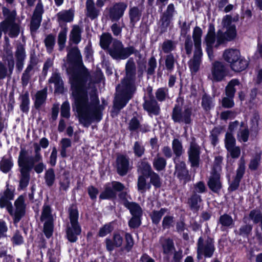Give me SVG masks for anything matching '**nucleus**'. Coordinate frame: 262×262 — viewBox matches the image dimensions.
<instances>
[{"label": "nucleus", "mask_w": 262, "mask_h": 262, "mask_svg": "<svg viewBox=\"0 0 262 262\" xmlns=\"http://www.w3.org/2000/svg\"><path fill=\"white\" fill-rule=\"evenodd\" d=\"M67 63L69 64V68H67L68 72L70 68L79 67L78 70L72 73L70 81L79 121L84 127H88L93 122H98L101 120L104 107L99 104L95 89H92L90 92L89 98L86 83L90 79V75L88 70L81 65L80 51L77 47L68 50Z\"/></svg>", "instance_id": "f257e3e1"}, {"label": "nucleus", "mask_w": 262, "mask_h": 262, "mask_svg": "<svg viewBox=\"0 0 262 262\" xmlns=\"http://www.w3.org/2000/svg\"><path fill=\"white\" fill-rule=\"evenodd\" d=\"M136 65L132 58L129 59L125 67V75L116 87L117 94L114 103L113 112L116 114L125 106L137 91Z\"/></svg>", "instance_id": "f03ea898"}, {"label": "nucleus", "mask_w": 262, "mask_h": 262, "mask_svg": "<svg viewBox=\"0 0 262 262\" xmlns=\"http://www.w3.org/2000/svg\"><path fill=\"white\" fill-rule=\"evenodd\" d=\"M33 147L35 154L34 156H29L27 150L21 149L19 152L18 160L20 162H24L26 167H30V170L33 168L37 173H41L46 168L45 164L42 162L41 148L37 143L33 144Z\"/></svg>", "instance_id": "7ed1b4c3"}, {"label": "nucleus", "mask_w": 262, "mask_h": 262, "mask_svg": "<svg viewBox=\"0 0 262 262\" xmlns=\"http://www.w3.org/2000/svg\"><path fill=\"white\" fill-rule=\"evenodd\" d=\"M3 13L5 19L0 23V38L2 35V32L5 34H8L10 37H17L20 32V27L15 22V11H10L8 9L3 8Z\"/></svg>", "instance_id": "20e7f679"}, {"label": "nucleus", "mask_w": 262, "mask_h": 262, "mask_svg": "<svg viewBox=\"0 0 262 262\" xmlns=\"http://www.w3.org/2000/svg\"><path fill=\"white\" fill-rule=\"evenodd\" d=\"M202 31L199 27H195L193 31L192 38L194 40V51L193 57L188 61V66L192 72L196 73L199 70L203 52L201 47Z\"/></svg>", "instance_id": "39448f33"}, {"label": "nucleus", "mask_w": 262, "mask_h": 262, "mask_svg": "<svg viewBox=\"0 0 262 262\" xmlns=\"http://www.w3.org/2000/svg\"><path fill=\"white\" fill-rule=\"evenodd\" d=\"M232 17L230 15H226L223 17L221 24L223 28L226 29L225 32L221 30L216 33V43L215 47L217 48L220 45L227 41H230L235 38L236 36V30L235 25L232 24Z\"/></svg>", "instance_id": "423d86ee"}, {"label": "nucleus", "mask_w": 262, "mask_h": 262, "mask_svg": "<svg viewBox=\"0 0 262 262\" xmlns=\"http://www.w3.org/2000/svg\"><path fill=\"white\" fill-rule=\"evenodd\" d=\"M133 46L124 47L122 42L117 39L113 40L107 53L111 57L116 60H124L136 52Z\"/></svg>", "instance_id": "0eeeda50"}, {"label": "nucleus", "mask_w": 262, "mask_h": 262, "mask_svg": "<svg viewBox=\"0 0 262 262\" xmlns=\"http://www.w3.org/2000/svg\"><path fill=\"white\" fill-rule=\"evenodd\" d=\"M70 225L67 229V236L71 242H75L77 239V236L81 233V228L78 222V212L74 207L72 206L69 209Z\"/></svg>", "instance_id": "6e6552de"}, {"label": "nucleus", "mask_w": 262, "mask_h": 262, "mask_svg": "<svg viewBox=\"0 0 262 262\" xmlns=\"http://www.w3.org/2000/svg\"><path fill=\"white\" fill-rule=\"evenodd\" d=\"M214 242L209 237H200L197 242V258L199 260L205 258H211L215 251Z\"/></svg>", "instance_id": "1a4fd4ad"}, {"label": "nucleus", "mask_w": 262, "mask_h": 262, "mask_svg": "<svg viewBox=\"0 0 262 262\" xmlns=\"http://www.w3.org/2000/svg\"><path fill=\"white\" fill-rule=\"evenodd\" d=\"M192 108L185 106L184 110L179 105H176L172 110L171 118L174 122L189 124L191 122Z\"/></svg>", "instance_id": "9d476101"}, {"label": "nucleus", "mask_w": 262, "mask_h": 262, "mask_svg": "<svg viewBox=\"0 0 262 262\" xmlns=\"http://www.w3.org/2000/svg\"><path fill=\"white\" fill-rule=\"evenodd\" d=\"M173 161L174 163V175L181 183L185 184L191 179V176L186 167V163L183 161L176 160V159H174Z\"/></svg>", "instance_id": "9b49d317"}, {"label": "nucleus", "mask_w": 262, "mask_h": 262, "mask_svg": "<svg viewBox=\"0 0 262 262\" xmlns=\"http://www.w3.org/2000/svg\"><path fill=\"white\" fill-rule=\"evenodd\" d=\"M174 7L172 4H169L166 10L162 14L158 22V29L159 33L162 34L167 31L172 19Z\"/></svg>", "instance_id": "f8f14e48"}, {"label": "nucleus", "mask_w": 262, "mask_h": 262, "mask_svg": "<svg viewBox=\"0 0 262 262\" xmlns=\"http://www.w3.org/2000/svg\"><path fill=\"white\" fill-rule=\"evenodd\" d=\"M187 152L191 167H199L200 160V147L192 141L190 143Z\"/></svg>", "instance_id": "ddd939ff"}, {"label": "nucleus", "mask_w": 262, "mask_h": 262, "mask_svg": "<svg viewBox=\"0 0 262 262\" xmlns=\"http://www.w3.org/2000/svg\"><path fill=\"white\" fill-rule=\"evenodd\" d=\"M37 61L35 57L30 58L29 63L24 71L21 78V84L23 86H26L29 83L31 76L33 75L36 69Z\"/></svg>", "instance_id": "4468645a"}, {"label": "nucleus", "mask_w": 262, "mask_h": 262, "mask_svg": "<svg viewBox=\"0 0 262 262\" xmlns=\"http://www.w3.org/2000/svg\"><path fill=\"white\" fill-rule=\"evenodd\" d=\"M13 191L8 187L0 196V207L2 208L6 207L7 211L11 215H13V210L12 205L10 201L13 200Z\"/></svg>", "instance_id": "2eb2a0df"}, {"label": "nucleus", "mask_w": 262, "mask_h": 262, "mask_svg": "<svg viewBox=\"0 0 262 262\" xmlns=\"http://www.w3.org/2000/svg\"><path fill=\"white\" fill-rule=\"evenodd\" d=\"M127 6L123 2L115 3L109 10V17L112 21H118L124 14Z\"/></svg>", "instance_id": "dca6fc26"}, {"label": "nucleus", "mask_w": 262, "mask_h": 262, "mask_svg": "<svg viewBox=\"0 0 262 262\" xmlns=\"http://www.w3.org/2000/svg\"><path fill=\"white\" fill-rule=\"evenodd\" d=\"M14 55L16 58V70L18 72H20L24 68L25 60L26 58L24 45L20 42L16 44Z\"/></svg>", "instance_id": "f3484780"}, {"label": "nucleus", "mask_w": 262, "mask_h": 262, "mask_svg": "<svg viewBox=\"0 0 262 262\" xmlns=\"http://www.w3.org/2000/svg\"><path fill=\"white\" fill-rule=\"evenodd\" d=\"M245 161L243 158H241L239 161L238 167L236 170V176L229 187L228 189L230 191H233L238 188L239 182L245 172Z\"/></svg>", "instance_id": "a211bd4d"}, {"label": "nucleus", "mask_w": 262, "mask_h": 262, "mask_svg": "<svg viewBox=\"0 0 262 262\" xmlns=\"http://www.w3.org/2000/svg\"><path fill=\"white\" fill-rule=\"evenodd\" d=\"M226 67L222 62L215 61L212 63L211 75L213 81H221L226 76Z\"/></svg>", "instance_id": "6ab92c4d"}, {"label": "nucleus", "mask_w": 262, "mask_h": 262, "mask_svg": "<svg viewBox=\"0 0 262 262\" xmlns=\"http://www.w3.org/2000/svg\"><path fill=\"white\" fill-rule=\"evenodd\" d=\"M43 12L42 5L41 3H38L36 6L31 20L30 30L32 32H35L39 28L41 21Z\"/></svg>", "instance_id": "aec40b11"}, {"label": "nucleus", "mask_w": 262, "mask_h": 262, "mask_svg": "<svg viewBox=\"0 0 262 262\" xmlns=\"http://www.w3.org/2000/svg\"><path fill=\"white\" fill-rule=\"evenodd\" d=\"M116 168L120 176L126 175L129 169V158L122 155L118 156L116 159Z\"/></svg>", "instance_id": "412c9836"}, {"label": "nucleus", "mask_w": 262, "mask_h": 262, "mask_svg": "<svg viewBox=\"0 0 262 262\" xmlns=\"http://www.w3.org/2000/svg\"><path fill=\"white\" fill-rule=\"evenodd\" d=\"M25 199L23 195H20L15 201V210L13 211L14 222L18 223L25 214Z\"/></svg>", "instance_id": "4be33fe9"}, {"label": "nucleus", "mask_w": 262, "mask_h": 262, "mask_svg": "<svg viewBox=\"0 0 262 262\" xmlns=\"http://www.w3.org/2000/svg\"><path fill=\"white\" fill-rule=\"evenodd\" d=\"M143 106L144 109L150 115H154L157 116L160 114V106L154 96L150 97L145 99Z\"/></svg>", "instance_id": "5701e85b"}, {"label": "nucleus", "mask_w": 262, "mask_h": 262, "mask_svg": "<svg viewBox=\"0 0 262 262\" xmlns=\"http://www.w3.org/2000/svg\"><path fill=\"white\" fill-rule=\"evenodd\" d=\"M24 164V162H20L18 160V164L19 167L20 168V172L21 174L19 181V187L21 189H24L28 186L30 180L29 172L30 171V167L28 168L26 167Z\"/></svg>", "instance_id": "b1692460"}, {"label": "nucleus", "mask_w": 262, "mask_h": 262, "mask_svg": "<svg viewBox=\"0 0 262 262\" xmlns=\"http://www.w3.org/2000/svg\"><path fill=\"white\" fill-rule=\"evenodd\" d=\"M209 188L214 192H217L222 188L220 181V173L211 172V176L208 182Z\"/></svg>", "instance_id": "393cba45"}, {"label": "nucleus", "mask_w": 262, "mask_h": 262, "mask_svg": "<svg viewBox=\"0 0 262 262\" xmlns=\"http://www.w3.org/2000/svg\"><path fill=\"white\" fill-rule=\"evenodd\" d=\"M123 243V238L118 233L113 234V240L110 238L105 239L106 248L109 252H112L115 247H120Z\"/></svg>", "instance_id": "a878e982"}, {"label": "nucleus", "mask_w": 262, "mask_h": 262, "mask_svg": "<svg viewBox=\"0 0 262 262\" xmlns=\"http://www.w3.org/2000/svg\"><path fill=\"white\" fill-rule=\"evenodd\" d=\"M86 15L93 20L98 17L100 14V9L95 6L93 0H87L86 2Z\"/></svg>", "instance_id": "bb28decb"}, {"label": "nucleus", "mask_w": 262, "mask_h": 262, "mask_svg": "<svg viewBox=\"0 0 262 262\" xmlns=\"http://www.w3.org/2000/svg\"><path fill=\"white\" fill-rule=\"evenodd\" d=\"M238 124L237 121H235L229 125V129L230 132H227L226 134L225 139V145L226 149L235 146L236 140L232 132L237 127Z\"/></svg>", "instance_id": "cd10ccee"}, {"label": "nucleus", "mask_w": 262, "mask_h": 262, "mask_svg": "<svg viewBox=\"0 0 262 262\" xmlns=\"http://www.w3.org/2000/svg\"><path fill=\"white\" fill-rule=\"evenodd\" d=\"M215 40V34L214 31L209 30L205 37V42L206 45V50L208 57L210 60L213 58L212 46Z\"/></svg>", "instance_id": "c85d7f7f"}, {"label": "nucleus", "mask_w": 262, "mask_h": 262, "mask_svg": "<svg viewBox=\"0 0 262 262\" xmlns=\"http://www.w3.org/2000/svg\"><path fill=\"white\" fill-rule=\"evenodd\" d=\"M49 82L54 84L56 92L62 93L64 92L63 82L59 73H53L49 80Z\"/></svg>", "instance_id": "c756f323"}, {"label": "nucleus", "mask_w": 262, "mask_h": 262, "mask_svg": "<svg viewBox=\"0 0 262 262\" xmlns=\"http://www.w3.org/2000/svg\"><path fill=\"white\" fill-rule=\"evenodd\" d=\"M240 56V52L238 50L236 49H228L225 51L223 54L224 59L231 64L237 60Z\"/></svg>", "instance_id": "7c9ffc66"}, {"label": "nucleus", "mask_w": 262, "mask_h": 262, "mask_svg": "<svg viewBox=\"0 0 262 262\" xmlns=\"http://www.w3.org/2000/svg\"><path fill=\"white\" fill-rule=\"evenodd\" d=\"M143 9L144 8L142 6L140 8L133 7L129 9V16L130 22L133 26L140 20Z\"/></svg>", "instance_id": "2f4dec72"}, {"label": "nucleus", "mask_w": 262, "mask_h": 262, "mask_svg": "<svg viewBox=\"0 0 262 262\" xmlns=\"http://www.w3.org/2000/svg\"><path fill=\"white\" fill-rule=\"evenodd\" d=\"M137 168L138 171L142 174L141 176L145 177L148 176L154 171L150 164L146 161L145 159H143L138 162Z\"/></svg>", "instance_id": "473e14b6"}, {"label": "nucleus", "mask_w": 262, "mask_h": 262, "mask_svg": "<svg viewBox=\"0 0 262 262\" xmlns=\"http://www.w3.org/2000/svg\"><path fill=\"white\" fill-rule=\"evenodd\" d=\"M114 39L110 33H103L100 36V45L103 49L107 51Z\"/></svg>", "instance_id": "72a5a7b5"}, {"label": "nucleus", "mask_w": 262, "mask_h": 262, "mask_svg": "<svg viewBox=\"0 0 262 262\" xmlns=\"http://www.w3.org/2000/svg\"><path fill=\"white\" fill-rule=\"evenodd\" d=\"M13 166L12 157L4 156L0 161V169L4 173L9 172Z\"/></svg>", "instance_id": "f704fd0d"}, {"label": "nucleus", "mask_w": 262, "mask_h": 262, "mask_svg": "<svg viewBox=\"0 0 262 262\" xmlns=\"http://www.w3.org/2000/svg\"><path fill=\"white\" fill-rule=\"evenodd\" d=\"M248 61L244 58H241V56L237 60H236L230 67L232 70L235 72H241L245 69L248 66Z\"/></svg>", "instance_id": "c9c22d12"}, {"label": "nucleus", "mask_w": 262, "mask_h": 262, "mask_svg": "<svg viewBox=\"0 0 262 262\" xmlns=\"http://www.w3.org/2000/svg\"><path fill=\"white\" fill-rule=\"evenodd\" d=\"M116 192L113 189L112 186L108 183L105 185L104 190L100 194L101 199H113L116 197Z\"/></svg>", "instance_id": "e433bc0d"}, {"label": "nucleus", "mask_w": 262, "mask_h": 262, "mask_svg": "<svg viewBox=\"0 0 262 262\" xmlns=\"http://www.w3.org/2000/svg\"><path fill=\"white\" fill-rule=\"evenodd\" d=\"M47 89L45 88L43 90L37 92L35 95V107L38 109L45 103L47 98Z\"/></svg>", "instance_id": "4c0bfd02"}, {"label": "nucleus", "mask_w": 262, "mask_h": 262, "mask_svg": "<svg viewBox=\"0 0 262 262\" xmlns=\"http://www.w3.org/2000/svg\"><path fill=\"white\" fill-rule=\"evenodd\" d=\"M172 149L174 154L176 156L174 159L179 158L184 152V149L181 141L177 138H175L172 142Z\"/></svg>", "instance_id": "58836bf2"}, {"label": "nucleus", "mask_w": 262, "mask_h": 262, "mask_svg": "<svg viewBox=\"0 0 262 262\" xmlns=\"http://www.w3.org/2000/svg\"><path fill=\"white\" fill-rule=\"evenodd\" d=\"M239 84V81L237 79H233L230 81L225 88L226 96L234 97L236 92L235 86Z\"/></svg>", "instance_id": "ea45409f"}, {"label": "nucleus", "mask_w": 262, "mask_h": 262, "mask_svg": "<svg viewBox=\"0 0 262 262\" xmlns=\"http://www.w3.org/2000/svg\"><path fill=\"white\" fill-rule=\"evenodd\" d=\"M239 84V81L237 79H233L230 81L225 88L226 96L234 97L236 92L235 86Z\"/></svg>", "instance_id": "a19ab883"}, {"label": "nucleus", "mask_w": 262, "mask_h": 262, "mask_svg": "<svg viewBox=\"0 0 262 262\" xmlns=\"http://www.w3.org/2000/svg\"><path fill=\"white\" fill-rule=\"evenodd\" d=\"M81 32L82 29L79 26L77 25L74 26L70 35V40H72L75 44L78 43L81 40Z\"/></svg>", "instance_id": "79ce46f5"}, {"label": "nucleus", "mask_w": 262, "mask_h": 262, "mask_svg": "<svg viewBox=\"0 0 262 262\" xmlns=\"http://www.w3.org/2000/svg\"><path fill=\"white\" fill-rule=\"evenodd\" d=\"M249 134L248 127L245 126L243 123H242L237 134L238 140L241 142H246L248 140Z\"/></svg>", "instance_id": "37998d69"}, {"label": "nucleus", "mask_w": 262, "mask_h": 262, "mask_svg": "<svg viewBox=\"0 0 262 262\" xmlns=\"http://www.w3.org/2000/svg\"><path fill=\"white\" fill-rule=\"evenodd\" d=\"M201 105L205 112L208 113L214 107L213 98L206 94H204L202 98Z\"/></svg>", "instance_id": "c03bdc74"}, {"label": "nucleus", "mask_w": 262, "mask_h": 262, "mask_svg": "<svg viewBox=\"0 0 262 262\" xmlns=\"http://www.w3.org/2000/svg\"><path fill=\"white\" fill-rule=\"evenodd\" d=\"M201 201V196L195 192H193L188 200V203L192 210L198 211L200 208V204Z\"/></svg>", "instance_id": "a18cd8bd"}, {"label": "nucleus", "mask_w": 262, "mask_h": 262, "mask_svg": "<svg viewBox=\"0 0 262 262\" xmlns=\"http://www.w3.org/2000/svg\"><path fill=\"white\" fill-rule=\"evenodd\" d=\"M153 166L157 171L163 170L166 165V159L157 154L153 161Z\"/></svg>", "instance_id": "49530a36"}, {"label": "nucleus", "mask_w": 262, "mask_h": 262, "mask_svg": "<svg viewBox=\"0 0 262 262\" xmlns=\"http://www.w3.org/2000/svg\"><path fill=\"white\" fill-rule=\"evenodd\" d=\"M125 207L129 210L132 216L142 215V209L140 205L137 203L131 202Z\"/></svg>", "instance_id": "de8ad7c7"}, {"label": "nucleus", "mask_w": 262, "mask_h": 262, "mask_svg": "<svg viewBox=\"0 0 262 262\" xmlns=\"http://www.w3.org/2000/svg\"><path fill=\"white\" fill-rule=\"evenodd\" d=\"M40 221L44 222L54 221L53 216L51 214V207L49 205H45L43 206Z\"/></svg>", "instance_id": "09e8293b"}, {"label": "nucleus", "mask_w": 262, "mask_h": 262, "mask_svg": "<svg viewBox=\"0 0 262 262\" xmlns=\"http://www.w3.org/2000/svg\"><path fill=\"white\" fill-rule=\"evenodd\" d=\"M44 179L48 187L53 186L55 181V174L53 168H49L46 171Z\"/></svg>", "instance_id": "8fccbe9b"}, {"label": "nucleus", "mask_w": 262, "mask_h": 262, "mask_svg": "<svg viewBox=\"0 0 262 262\" xmlns=\"http://www.w3.org/2000/svg\"><path fill=\"white\" fill-rule=\"evenodd\" d=\"M167 209L161 208L159 211L154 210L149 214L152 222L155 224H158L162 217L166 213Z\"/></svg>", "instance_id": "3c124183"}, {"label": "nucleus", "mask_w": 262, "mask_h": 262, "mask_svg": "<svg viewBox=\"0 0 262 262\" xmlns=\"http://www.w3.org/2000/svg\"><path fill=\"white\" fill-rule=\"evenodd\" d=\"M57 16L58 21L70 22L73 20V14L70 10H66L59 12Z\"/></svg>", "instance_id": "603ef678"}, {"label": "nucleus", "mask_w": 262, "mask_h": 262, "mask_svg": "<svg viewBox=\"0 0 262 262\" xmlns=\"http://www.w3.org/2000/svg\"><path fill=\"white\" fill-rule=\"evenodd\" d=\"M184 37L185 38L184 42V49L186 54L189 56L192 51L194 45V40H192L191 37L189 35L184 36Z\"/></svg>", "instance_id": "864d4df0"}, {"label": "nucleus", "mask_w": 262, "mask_h": 262, "mask_svg": "<svg viewBox=\"0 0 262 262\" xmlns=\"http://www.w3.org/2000/svg\"><path fill=\"white\" fill-rule=\"evenodd\" d=\"M162 246L165 254H170L174 250L173 242L169 238L164 239L162 243Z\"/></svg>", "instance_id": "5fc2aeb1"}, {"label": "nucleus", "mask_w": 262, "mask_h": 262, "mask_svg": "<svg viewBox=\"0 0 262 262\" xmlns=\"http://www.w3.org/2000/svg\"><path fill=\"white\" fill-rule=\"evenodd\" d=\"M48 52L51 53L55 44V37L52 34L48 35L44 40Z\"/></svg>", "instance_id": "6e6d98bb"}, {"label": "nucleus", "mask_w": 262, "mask_h": 262, "mask_svg": "<svg viewBox=\"0 0 262 262\" xmlns=\"http://www.w3.org/2000/svg\"><path fill=\"white\" fill-rule=\"evenodd\" d=\"M145 177L144 176H140L138 179V189L141 193L145 192L146 189H149L150 187V185L147 184Z\"/></svg>", "instance_id": "4d7b16f0"}, {"label": "nucleus", "mask_w": 262, "mask_h": 262, "mask_svg": "<svg viewBox=\"0 0 262 262\" xmlns=\"http://www.w3.org/2000/svg\"><path fill=\"white\" fill-rule=\"evenodd\" d=\"M219 223L224 227H230L234 224L232 217L227 214L221 215L219 219Z\"/></svg>", "instance_id": "13d9d810"}, {"label": "nucleus", "mask_w": 262, "mask_h": 262, "mask_svg": "<svg viewBox=\"0 0 262 262\" xmlns=\"http://www.w3.org/2000/svg\"><path fill=\"white\" fill-rule=\"evenodd\" d=\"M2 58L3 61L7 63L9 71V75L11 76L12 74L15 64L13 55L2 56Z\"/></svg>", "instance_id": "bf43d9fd"}, {"label": "nucleus", "mask_w": 262, "mask_h": 262, "mask_svg": "<svg viewBox=\"0 0 262 262\" xmlns=\"http://www.w3.org/2000/svg\"><path fill=\"white\" fill-rule=\"evenodd\" d=\"M146 177L150 178V183L156 188H159L161 186V178L158 174L154 171Z\"/></svg>", "instance_id": "052dcab7"}, {"label": "nucleus", "mask_w": 262, "mask_h": 262, "mask_svg": "<svg viewBox=\"0 0 262 262\" xmlns=\"http://www.w3.org/2000/svg\"><path fill=\"white\" fill-rule=\"evenodd\" d=\"M21 104L20 107L21 110L24 113H27L29 111V94L26 92L21 96Z\"/></svg>", "instance_id": "680f3d73"}, {"label": "nucleus", "mask_w": 262, "mask_h": 262, "mask_svg": "<svg viewBox=\"0 0 262 262\" xmlns=\"http://www.w3.org/2000/svg\"><path fill=\"white\" fill-rule=\"evenodd\" d=\"M250 219L253 221L255 224L260 223L261 224L262 221V213L257 210H252L249 213Z\"/></svg>", "instance_id": "e2e57ef3"}, {"label": "nucleus", "mask_w": 262, "mask_h": 262, "mask_svg": "<svg viewBox=\"0 0 262 262\" xmlns=\"http://www.w3.org/2000/svg\"><path fill=\"white\" fill-rule=\"evenodd\" d=\"M133 149L135 156H137L138 157H142L144 154V147L142 145V143L140 142H135L134 144Z\"/></svg>", "instance_id": "0e129e2a"}, {"label": "nucleus", "mask_w": 262, "mask_h": 262, "mask_svg": "<svg viewBox=\"0 0 262 262\" xmlns=\"http://www.w3.org/2000/svg\"><path fill=\"white\" fill-rule=\"evenodd\" d=\"M221 131L222 128L221 127H215L211 132L210 138L211 141V143L214 146H215L218 142V137L221 134Z\"/></svg>", "instance_id": "69168bd1"}, {"label": "nucleus", "mask_w": 262, "mask_h": 262, "mask_svg": "<svg viewBox=\"0 0 262 262\" xmlns=\"http://www.w3.org/2000/svg\"><path fill=\"white\" fill-rule=\"evenodd\" d=\"M175 43L171 40H167L163 42L162 49L165 53H168L174 50Z\"/></svg>", "instance_id": "338daca9"}, {"label": "nucleus", "mask_w": 262, "mask_h": 262, "mask_svg": "<svg viewBox=\"0 0 262 262\" xmlns=\"http://www.w3.org/2000/svg\"><path fill=\"white\" fill-rule=\"evenodd\" d=\"M53 221L45 222L43 225V232L47 238H50L53 234Z\"/></svg>", "instance_id": "774afa93"}]
</instances>
